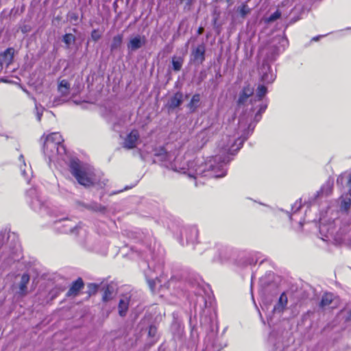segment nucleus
Returning a JSON list of instances; mask_svg holds the SVG:
<instances>
[{
  "label": "nucleus",
  "instance_id": "obj_4",
  "mask_svg": "<svg viewBox=\"0 0 351 351\" xmlns=\"http://www.w3.org/2000/svg\"><path fill=\"white\" fill-rule=\"evenodd\" d=\"M140 137L137 130H132L125 137L123 142V147L127 149H132L136 147L137 141Z\"/></svg>",
  "mask_w": 351,
  "mask_h": 351
},
{
  "label": "nucleus",
  "instance_id": "obj_19",
  "mask_svg": "<svg viewBox=\"0 0 351 351\" xmlns=\"http://www.w3.org/2000/svg\"><path fill=\"white\" fill-rule=\"evenodd\" d=\"M332 182L328 181L322 186L319 193L322 195L328 196L332 193Z\"/></svg>",
  "mask_w": 351,
  "mask_h": 351
},
{
  "label": "nucleus",
  "instance_id": "obj_10",
  "mask_svg": "<svg viewBox=\"0 0 351 351\" xmlns=\"http://www.w3.org/2000/svg\"><path fill=\"white\" fill-rule=\"evenodd\" d=\"M287 296L286 293L283 292L282 293H281L278 299V303L274 306V311L279 313L282 312L285 310L287 304Z\"/></svg>",
  "mask_w": 351,
  "mask_h": 351
},
{
  "label": "nucleus",
  "instance_id": "obj_3",
  "mask_svg": "<svg viewBox=\"0 0 351 351\" xmlns=\"http://www.w3.org/2000/svg\"><path fill=\"white\" fill-rule=\"evenodd\" d=\"M84 287V282L82 278H77L73 281L66 293L67 298H75L80 294V291Z\"/></svg>",
  "mask_w": 351,
  "mask_h": 351
},
{
  "label": "nucleus",
  "instance_id": "obj_8",
  "mask_svg": "<svg viewBox=\"0 0 351 351\" xmlns=\"http://www.w3.org/2000/svg\"><path fill=\"white\" fill-rule=\"evenodd\" d=\"M183 102V94L178 91L173 94L168 101L167 106L169 109L178 108Z\"/></svg>",
  "mask_w": 351,
  "mask_h": 351
},
{
  "label": "nucleus",
  "instance_id": "obj_25",
  "mask_svg": "<svg viewBox=\"0 0 351 351\" xmlns=\"http://www.w3.org/2000/svg\"><path fill=\"white\" fill-rule=\"evenodd\" d=\"M239 12L242 17H245L250 12V9L246 3H243L239 8Z\"/></svg>",
  "mask_w": 351,
  "mask_h": 351
},
{
  "label": "nucleus",
  "instance_id": "obj_2",
  "mask_svg": "<svg viewBox=\"0 0 351 351\" xmlns=\"http://www.w3.org/2000/svg\"><path fill=\"white\" fill-rule=\"evenodd\" d=\"M14 55V49L12 47H8L0 53V71L3 66L8 67L13 62Z\"/></svg>",
  "mask_w": 351,
  "mask_h": 351
},
{
  "label": "nucleus",
  "instance_id": "obj_24",
  "mask_svg": "<svg viewBox=\"0 0 351 351\" xmlns=\"http://www.w3.org/2000/svg\"><path fill=\"white\" fill-rule=\"evenodd\" d=\"M75 37L72 34H65L63 36L62 41L67 45L69 46L71 43H74Z\"/></svg>",
  "mask_w": 351,
  "mask_h": 351
},
{
  "label": "nucleus",
  "instance_id": "obj_9",
  "mask_svg": "<svg viewBox=\"0 0 351 351\" xmlns=\"http://www.w3.org/2000/svg\"><path fill=\"white\" fill-rule=\"evenodd\" d=\"M63 141L64 140L60 133L52 132L46 136L44 146L48 147L49 143H53L56 146L60 145Z\"/></svg>",
  "mask_w": 351,
  "mask_h": 351
},
{
  "label": "nucleus",
  "instance_id": "obj_14",
  "mask_svg": "<svg viewBox=\"0 0 351 351\" xmlns=\"http://www.w3.org/2000/svg\"><path fill=\"white\" fill-rule=\"evenodd\" d=\"M351 193L341 197L340 208L342 210L348 211L351 206Z\"/></svg>",
  "mask_w": 351,
  "mask_h": 351
},
{
  "label": "nucleus",
  "instance_id": "obj_21",
  "mask_svg": "<svg viewBox=\"0 0 351 351\" xmlns=\"http://www.w3.org/2000/svg\"><path fill=\"white\" fill-rule=\"evenodd\" d=\"M182 64H183V59L182 58L173 57L172 58L173 69L175 71H179L182 68Z\"/></svg>",
  "mask_w": 351,
  "mask_h": 351
},
{
  "label": "nucleus",
  "instance_id": "obj_12",
  "mask_svg": "<svg viewBox=\"0 0 351 351\" xmlns=\"http://www.w3.org/2000/svg\"><path fill=\"white\" fill-rule=\"evenodd\" d=\"M103 295L102 301L107 302L112 299L113 288L110 285H105L102 287Z\"/></svg>",
  "mask_w": 351,
  "mask_h": 351
},
{
  "label": "nucleus",
  "instance_id": "obj_16",
  "mask_svg": "<svg viewBox=\"0 0 351 351\" xmlns=\"http://www.w3.org/2000/svg\"><path fill=\"white\" fill-rule=\"evenodd\" d=\"M129 307V301L128 300L121 299L119 302V314L121 317L125 316Z\"/></svg>",
  "mask_w": 351,
  "mask_h": 351
},
{
  "label": "nucleus",
  "instance_id": "obj_34",
  "mask_svg": "<svg viewBox=\"0 0 351 351\" xmlns=\"http://www.w3.org/2000/svg\"><path fill=\"white\" fill-rule=\"evenodd\" d=\"M344 175H341L338 178H337V183L340 182H343V180L344 178Z\"/></svg>",
  "mask_w": 351,
  "mask_h": 351
},
{
  "label": "nucleus",
  "instance_id": "obj_36",
  "mask_svg": "<svg viewBox=\"0 0 351 351\" xmlns=\"http://www.w3.org/2000/svg\"><path fill=\"white\" fill-rule=\"evenodd\" d=\"M319 37L320 36L313 37L311 40L312 41H317L319 39Z\"/></svg>",
  "mask_w": 351,
  "mask_h": 351
},
{
  "label": "nucleus",
  "instance_id": "obj_31",
  "mask_svg": "<svg viewBox=\"0 0 351 351\" xmlns=\"http://www.w3.org/2000/svg\"><path fill=\"white\" fill-rule=\"evenodd\" d=\"M71 21H77L78 20V14L77 13H71L69 16Z\"/></svg>",
  "mask_w": 351,
  "mask_h": 351
},
{
  "label": "nucleus",
  "instance_id": "obj_30",
  "mask_svg": "<svg viewBox=\"0 0 351 351\" xmlns=\"http://www.w3.org/2000/svg\"><path fill=\"white\" fill-rule=\"evenodd\" d=\"M194 0H180V3H185V7L190 8L193 3Z\"/></svg>",
  "mask_w": 351,
  "mask_h": 351
},
{
  "label": "nucleus",
  "instance_id": "obj_37",
  "mask_svg": "<svg viewBox=\"0 0 351 351\" xmlns=\"http://www.w3.org/2000/svg\"><path fill=\"white\" fill-rule=\"evenodd\" d=\"M325 228H326V227H325V226H320V231H321V232L324 231V229H325Z\"/></svg>",
  "mask_w": 351,
  "mask_h": 351
},
{
  "label": "nucleus",
  "instance_id": "obj_32",
  "mask_svg": "<svg viewBox=\"0 0 351 351\" xmlns=\"http://www.w3.org/2000/svg\"><path fill=\"white\" fill-rule=\"evenodd\" d=\"M348 186L349 187V193H351V174L349 175V177L348 178Z\"/></svg>",
  "mask_w": 351,
  "mask_h": 351
},
{
  "label": "nucleus",
  "instance_id": "obj_13",
  "mask_svg": "<svg viewBox=\"0 0 351 351\" xmlns=\"http://www.w3.org/2000/svg\"><path fill=\"white\" fill-rule=\"evenodd\" d=\"M70 84L66 80H62L58 85V90L62 96H66L69 93Z\"/></svg>",
  "mask_w": 351,
  "mask_h": 351
},
{
  "label": "nucleus",
  "instance_id": "obj_33",
  "mask_svg": "<svg viewBox=\"0 0 351 351\" xmlns=\"http://www.w3.org/2000/svg\"><path fill=\"white\" fill-rule=\"evenodd\" d=\"M204 29L203 27H199L197 30V34L198 35H200V34H202L204 32Z\"/></svg>",
  "mask_w": 351,
  "mask_h": 351
},
{
  "label": "nucleus",
  "instance_id": "obj_15",
  "mask_svg": "<svg viewBox=\"0 0 351 351\" xmlns=\"http://www.w3.org/2000/svg\"><path fill=\"white\" fill-rule=\"evenodd\" d=\"M200 101V95L198 93L194 94L189 103L188 104V108L191 112H195L199 106Z\"/></svg>",
  "mask_w": 351,
  "mask_h": 351
},
{
  "label": "nucleus",
  "instance_id": "obj_11",
  "mask_svg": "<svg viewBox=\"0 0 351 351\" xmlns=\"http://www.w3.org/2000/svg\"><path fill=\"white\" fill-rule=\"evenodd\" d=\"M336 297L331 293H326L322 298L320 305L322 307H326L332 304L333 302L337 303Z\"/></svg>",
  "mask_w": 351,
  "mask_h": 351
},
{
  "label": "nucleus",
  "instance_id": "obj_23",
  "mask_svg": "<svg viewBox=\"0 0 351 351\" xmlns=\"http://www.w3.org/2000/svg\"><path fill=\"white\" fill-rule=\"evenodd\" d=\"M99 286L98 285L95 283H90L88 285V291H87V295L88 297H90L92 295H94L97 293L98 291Z\"/></svg>",
  "mask_w": 351,
  "mask_h": 351
},
{
  "label": "nucleus",
  "instance_id": "obj_27",
  "mask_svg": "<svg viewBox=\"0 0 351 351\" xmlns=\"http://www.w3.org/2000/svg\"><path fill=\"white\" fill-rule=\"evenodd\" d=\"M91 38L93 41L97 42L101 38V34L99 32L97 29H93L90 34Z\"/></svg>",
  "mask_w": 351,
  "mask_h": 351
},
{
  "label": "nucleus",
  "instance_id": "obj_18",
  "mask_svg": "<svg viewBox=\"0 0 351 351\" xmlns=\"http://www.w3.org/2000/svg\"><path fill=\"white\" fill-rule=\"evenodd\" d=\"M29 281V276L28 274H23L21 276L19 289L21 293L25 295L27 291V285Z\"/></svg>",
  "mask_w": 351,
  "mask_h": 351
},
{
  "label": "nucleus",
  "instance_id": "obj_17",
  "mask_svg": "<svg viewBox=\"0 0 351 351\" xmlns=\"http://www.w3.org/2000/svg\"><path fill=\"white\" fill-rule=\"evenodd\" d=\"M123 34H117L113 37L111 45H110L111 51H115L121 47L122 42H123Z\"/></svg>",
  "mask_w": 351,
  "mask_h": 351
},
{
  "label": "nucleus",
  "instance_id": "obj_6",
  "mask_svg": "<svg viewBox=\"0 0 351 351\" xmlns=\"http://www.w3.org/2000/svg\"><path fill=\"white\" fill-rule=\"evenodd\" d=\"M206 47L204 44L199 45L192 53L193 61L202 64L205 60Z\"/></svg>",
  "mask_w": 351,
  "mask_h": 351
},
{
  "label": "nucleus",
  "instance_id": "obj_7",
  "mask_svg": "<svg viewBox=\"0 0 351 351\" xmlns=\"http://www.w3.org/2000/svg\"><path fill=\"white\" fill-rule=\"evenodd\" d=\"M254 88L250 84L244 86L241 92L240 93L237 103L239 105L244 104L247 99L253 95Z\"/></svg>",
  "mask_w": 351,
  "mask_h": 351
},
{
  "label": "nucleus",
  "instance_id": "obj_1",
  "mask_svg": "<svg viewBox=\"0 0 351 351\" xmlns=\"http://www.w3.org/2000/svg\"><path fill=\"white\" fill-rule=\"evenodd\" d=\"M69 171L77 182L84 187L95 185V173L87 167L82 166L79 160H72L69 163Z\"/></svg>",
  "mask_w": 351,
  "mask_h": 351
},
{
  "label": "nucleus",
  "instance_id": "obj_26",
  "mask_svg": "<svg viewBox=\"0 0 351 351\" xmlns=\"http://www.w3.org/2000/svg\"><path fill=\"white\" fill-rule=\"evenodd\" d=\"M281 16V12L278 10H277L276 12H274L273 14H271L267 19V22L271 23L276 21L277 19H280Z\"/></svg>",
  "mask_w": 351,
  "mask_h": 351
},
{
  "label": "nucleus",
  "instance_id": "obj_35",
  "mask_svg": "<svg viewBox=\"0 0 351 351\" xmlns=\"http://www.w3.org/2000/svg\"><path fill=\"white\" fill-rule=\"evenodd\" d=\"M304 224H305L304 220L303 221H300V226L301 228H302L304 227Z\"/></svg>",
  "mask_w": 351,
  "mask_h": 351
},
{
  "label": "nucleus",
  "instance_id": "obj_20",
  "mask_svg": "<svg viewBox=\"0 0 351 351\" xmlns=\"http://www.w3.org/2000/svg\"><path fill=\"white\" fill-rule=\"evenodd\" d=\"M87 208L88 210H93L95 212H99V213H104L106 211V206H104L101 204H97V203H93V204L88 205L87 206Z\"/></svg>",
  "mask_w": 351,
  "mask_h": 351
},
{
  "label": "nucleus",
  "instance_id": "obj_28",
  "mask_svg": "<svg viewBox=\"0 0 351 351\" xmlns=\"http://www.w3.org/2000/svg\"><path fill=\"white\" fill-rule=\"evenodd\" d=\"M267 108V104H261L259 106V109L257 111V112L256 113L255 117H257L258 116L261 117V114L266 110Z\"/></svg>",
  "mask_w": 351,
  "mask_h": 351
},
{
  "label": "nucleus",
  "instance_id": "obj_29",
  "mask_svg": "<svg viewBox=\"0 0 351 351\" xmlns=\"http://www.w3.org/2000/svg\"><path fill=\"white\" fill-rule=\"evenodd\" d=\"M156 331H157V328L155 326H152L151 325L149 327V331H148V335L150 337H154L156 333Z\"/></svg>",
  "mask_w": 351,
  "mask_h": 351
},
{
  "label": "nucleus",
  "instance_id": "obj_38",
  "mask_svg": "<svg viewBox=\"0 0 351 351\" xmlns=\"http://www.w3.org/2000/svg\"><path fill=\"white\" fill-rule=\"evenodd\" d=\"M348 319L349 320H351V310H350V312L349 315H348Z\"/></svg>",
  "mask_w": 351,
  "mask_h": 351
},
{
  "label": "nucleus",
  "instance_id": "obj_22",
  "mask_svg": "<svg viewBox=\"0 0 351 351\" xmlns=\"http://www.w3.org/2000/svg\"><path fill=\"white\" fill-rule=\"evenodd\" d=\"M267 87L265 85H259L256 89V97L258 98V100H262V99L267 94Z\"/></svg>",
  "mask_w": 351,
  "mask_h": 351
},
{
  "label": "nucleus",
  "instance_id": "obj_5",
  "mask_svg": "<svg viewBox=\"0 0 351 351\" xmlns=\"http://www.w3.org/2000/svg\"><path fill=\"white\" fill-rule=\"evenodd\" d=\"M146 43V38L144 36L139 35L132 38L128 43V50L133 51L140 49Z\"/></svg>",
  "mask_w": 351,
  "mask_h": 351
},
{
  "label": "nucleus",
  "instance_id": "obj_39",
  "mask_svg": "<svg viewBox=\"0 0 351 351\" xmlns=\"http://www.w3.org/2000/svg\"><path fill=\"white\" fill-rule=\"evenodd\" d=\"M225 175H226V174H225V173H223V174H222V175H221V176H217L216 177H217V178H219V177H223Z\"/></svg>",
  "mask_w": 351,
  "mask_h": 351
}]
</instances>
